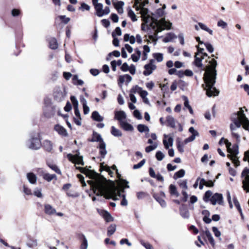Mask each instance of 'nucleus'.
<instances>
[{
    "label": "nucleus",
    "mask_w": 249,
    "mask_h": 249,
    "mask_svg": "<svg viewBox=\"0 0 249 249\" xmlns=\"http://www.w3.org/2000/svg\"><path fill=\"white\" fill-rule=\"evenodd\" d=\"M76 169L79 170L81 173L85 174L87 177L93 179V180L88 181V182L90 185L94 193L96 196H103L107 199L112 198L114 200L117 199V196L120 197L122 196L123 199L121 201V205L123 206L127 205L128 202L125 198V195H121V192H124V189L125 188H129L128 181L125 179H120V183L124 187L122 190H119L114 184L110 186L108 185L107 183V180L105 178L89 168L87 167H76Z\"/></svg>",
    "instance_id": "nucleus-1"
},
{
    "label": "nucleus",
    "mask_w": 249,
    "mask_h": 249,
    "mask_svg": "<svg viewBox=\"0 0 249 249\" xmlns=\"http://www.w3.org/2000/svg\"><path fill=\"white\" fill-rule=\"evenodd\" d=\"M231 120L232 122V123L230 124L231 136L236 139L237 144H234L228 151L231 153L228 157L231 159L235 166L238 167L240 165V161L237 157L239 153L238 144L240 142L241 136L238 132H236V130L237 128H239L242 124L243 128L249 132V120L244 114L243 108H240L239 111L231 114Z\"/></svg>",
    "instance_id": "nucleus-2"
},
{
    "label": "nucleus",
    "mask_w": 249,
    "mask_h": 249,
    "mask_svg": "<svg viewBox=\"0 0 249 249\" xmlns=\"http://www.w3.org/2000/svg\"><path fill=\"white\" fill-rule=\"evenodd\" d=\"M209 66L207 68L203 69L206 72L204 74V81L205 85L203 87L206 90V94L209 97L217 96L219 91L214 87L216 82L217 71L216 67L217 65V61L214 59H212L209 62Z\"/></svg>",
    "instance_id": "nucleus-3"
},
{
    "label": "nucleus",
    "mask_w": 249,
    "mask_h": 249,
    "mask_svg": "<svg viewBox=\"0 0 249 249\" xmlns=\"http://www.w3.org/2000/svg\"><path fill=\"white\" fill-rule=\"evenodd\" d=\"M152 22L150 23V26L155 30L157 28L155 36H157L159 32H160L165 29L170 30L171 28L172 23L169 21H166L165 18H162L158 20L154 17H151Z\"/></svg>",
    "instance_id": "nucleus-4"
},
{
    "label": "nucleus",
    "mask_w": 249,
    "mask_h": 249,
    "mask_svg": "<svg viewBox=\"0 0 249 249\" xmlns=\"http://www.w3.org/2000/svg\"><path fill=\"white\" fill-rule=\"evenodd\" d=\"M26 146L32 150H37L41 147V141L38 138V134L32 136L26 142Z\"/></svg>",
    "instance_id": "nucleus-5"
},
{
    "label": "nucleus",
    "mask_w": 249,
    "mask_h": 249,
    "mask_svg": "<svg viewBox=\"0 0 249 249\" xmlns=\"http://www.w3.org/2000/svg\"><path fill=\"white\" fill-rule=\"evenodd\" d=\"M54 114L53 107L51 105L50 99L45 100V106L43 107V115L46 118H50Z\"/></svg>",
    "instance_id": "nucleus-6"
},
{
    "label": "nucleus",
    "mask_w": 249,
    "mask_h": 249,
    "mask_svg": "<svg viewBox=\"0 0 249 249\" xmlns=\"http://www.w3.org/2000/svg\"><path fill=\"white\" fill-rule=\"evenodd\" d=\"M67 157L69 160L72 163L82 165H84L82 156H79L77 154L72 155V154H68Z\"/></svg>",
    "instance_id": "nucleus-7"
},
{
    "label": "nucleus",
    "mask_w": 249,
    "mask_h": 249,
    "mask_svg": "<svg viewBox=\"0 0 249 249\" xmlns=\"http://www.w3.org/2000/svg\"><path fill=\"white\" fill-rule=\"evenodd\" d=\"M154 62V59H151L150 60V63L149 64H146L144 68L145 69V71H143V74L145 76H148L150 75L153 71L155 70L156 69V66L153 64V63Z\"/></svg>",
    "instance_id": "nucleus-8"
},
{
    "label": "nucleus",
    "mask_w": 249,
    "mask_h": 249,
    "mask_svg": "<svg viewBox=\"0 0 249 249\" xmlns=\"http://www.w3.org/2000/svg\"><path fill=\"white\" fill-rule=\"evenodd\" d=\"M210 201L213 205L216 204L222 205L223 203V197L221 194L215 193L212 196Z\"/></svg>",
    "instance_id": "nucleus-9"
},
{
    "label": "nucleus",
    "mask_w": 249,
    "mask_h": 249,
    "mask_svg": "<svg viewBox=\"0 0 249 249\" xmlns=\"http://www.w3.org/2000/svg\"><path fill=\"white\" fill-rule=\"evenodd\" d=\"M26 245L28 248H34L37 246V240L31 236H28Z\"/></svg>",
    "instance_id": "nucleus-10"
},
{
    "label": "nucleus",
    "mask_w": 249,
    "mask_h": 249,
    "mask_svg": "<svg viewBox=\"0 0 249 249\" xmlns=\"http://www.w3.org/2000/svg\"><path fill=\"white\" fill-rule=\"evenodd\" d=\"M53 97L54 99L58 101L61 102L62 98V92L60 87H56L54 89Z\"/></svg>",
    "instance_id": "nucleus-11"
},
{
    "label": "nucleus",
    "mask_w": 249,
    "mask_h": 249,
    "mask_svg": "<svg viewBox=\"0 0 249 249\" xmlns=\"http://www.w3.org/2000/svg\"><path fill=\"white\" fill-rule=\"evenodd\" d=\"M99 213L100 215L104 218L106 222H109L114 220L113 217L107 211L105 210H101Z\"/></svg>",
    "instance_id": "nucleus-12"
},
{
    "label": "nucleus",
    "mask_w": 249,
    "mask_h": 249,
    "mask_svg": "<svg viewBox=\"0 0 249 249\" xmlns=\"http://www.w3.org/2000/svg\"><path fill=\"white\" fill-rule=\"evenodd\" d=\"M126 118V115L124 111H118L115 113V119L119 121L120 124L121 122H124Z\"/></svg>",
    "instance_id": "nucleus-13"
},
{
    "label": "nucleus",
    "mask_w": 249,
    "mask_h": 249,
    "mask_svg": "<svg viewBox=\"0 0 249 249\" xmlns=\"http://www.w3.org/2000/svg\"><path fill=\"white\" fill-rule=\"evenodd\" d=\"M42 176L43 179L48 182H50L52 180L55 179L56 180V176L55 174H50L45 172H43L42 173Z\"/></svg>",
    "instance_id": "nucleus-14"
},
{
    "label": "nucleus",
    "mask_w": 249,
    "mask_h": 249,
    "mask_svg": "<svg viewBox=\"0 0 249 249\" xmlns=\"http://www.w3.org/2000/svg\"><path fill=\"white\" fill-rule=\"evenodd\" d=\"M132 77L128 74H124L120 75L118 79L119 84H123L124 81L127 83H129L132 80Z\"/></svg>",
    "instance_id": "nucleus-15"
},
{
    "label": "nucleus",
    "mask_w": 249,
    "mask_h": 249,
    "mask_svg": "<svg viewBox=\"0 0 249 249\" xmlns=\"http://www.w3.org/2000/svg\"><path fill=\"white\" fill-rule=\"evenodd\" d=\"M120 125L125 131H132L134 130L133 126L131 124L125 121L121 122Z\"/></svg>",
    "instance_id": "nucleus-16"
},
{
    "label": "nucleus",
    "mask_w": 249,
    "mask_h": 249,
    "mask_svg": "<svg viewBox=\"0 0 249 249\" xmlns=\"http://www.w3.org/2000/svg\"><path fill=\"white\" fill-rule=\"evenodd\" d=\"M44 212L48 215H52L56 213L55 209L48 204L44 205Z\"/></svg>",
    "instance_id": "nucleus-17"
},
{
    "label": "nucleus",
    "mask_w": 249,
    "mask_h": 249,
    "mask_svg": "<svg viewBox=\"0 0 249 249\" xmlns=\"http://www.w3.org/2000/svg\"><path fill=\"white\" fill-rule=\"evenodd\" d=\"M106 147V144L104 142H102L100 143L99 146L100 149L99 153L102 158H104L107 153Z\"/></svg>",
    "instance_id": "nucleus-18"
},
{
    "label": "nucleus",
    "mask_w": 249,
    "mask_h": 249,
    "mask_svg": "<svg viewBox=\"0 0 249 249\" xmlns=\"http://www.w3.org/2000/svg\"><path fill=\"white\" fill-rule=\"evenodd\" d=\"M103 8V4L99 3L96 5L94 6V8L96 11V15L99 17H102L103 16V14L102 13Z\"/></svg>",
    "instance_id": "nucleus-19"
},
{
    "label": "nucleus",
    "mask_w": 249,
    "mask_h": 249,
    "mask_svg": "<svg viewBox=\"0 0 249 249\" xmlns=\"http://www.w3.org/2000/svg\"><path fill=\"white\" fill-rule=\"evenodd\" d=\"M43 147L46 151L48 152L52 151L53 149V143L49 140H45L42 144Z\"/></svg>",
    "instance_id": "nucleus-20"
},
{
    "label": "nucleus",
    "mask_w": 249,
    "mask_h": 249,
    "mask_svg": "<svg viewBox=\"0 0 249 249\" xmlns=\"http://www.w3.org/2000/svg\"><path fill=\"white\" fill-rule=\"evenodd\" d=\"M198 55H196L195 54V61L194 62V64L196 67L198 68H202L203 66L202 61L203 59H204V57H198Z\"/></svg>",
    "instance_id": "nucleus-21"
},
{
    "label": "nucleus",
    "mask_w": 249,
    "mask_h": 249,
    "mask_svg": "<svg viewBox=\"0 0 249 249\" xmlns=\"http://www.w3.org/2000/svg\"><path fill=\"white\" fill-rule=\"evenodd\" d=\"M166 122L168 124V126L172 127H176V120L172 116H168L166 117Z\"/></svg>",
    "instance_id": "nucleus-22"
},
{
    "label": "nucleus",
    "mask_w": 249,
    "mask_h": 249,
    "mask_svg": "<svg viewBox=\"0 0 249 249\" xmlns=\"http://www.w3.org/2000/svg\"><path fill=\"white\" fill-rule=\"evenodd\" d=\"M27 178L29 182L35 184L36 182L37 178L35 174L33 173H29L27 174Z\"/></svg>",
    "instance_id": "nucleus-23"
},
{
    "label": "nucleus",
    "mask_w": 249,
    "mask_h": 249,
    "mask_svg": "<svg viewBox=\"0 0 249 249\" xmlns=\"http://www.w3.org/2000/svg\"><path fill=\"white\" fill-rule=\"evenodd\" d=\"M91 118L93 120L97 122H102L104 120L103 117L101 116L97 111H94L92 113Z\"/></svg>",
    "instance_id": "nucleus-24"
},
{
    "label": "nucleus",
    "mask_w": 249,
    "mask_h": 249,
    "mask_svg": "<svg viewBox=\"0 0 249 249\" xmlns=\"http://www.w3.org/2000/svg\"><path fill=\"white\" fill-rule=\"evenodd\" d=\"M89 141L92 142H99L100 143L104 142L101 135L95 132H93L92 138Z\"/></svg>",
    "instance_id": "nucleus-25"
},
{
    "label": "nucleus",
    "mask_w": 249,
    "mask_h": 249,
    "mask_svg": "<svg viewBox=\"0 0 249 249\" xmlns=\"http://www.w3.org/2000/svg\"><path fill=\"white\" fill-rule=\"evenodd\" d=\"M205 234L209 240L210 243L213 247H214L215 245L214 240L210 231L208 230H206L205 231Z\"/></svg>",
    "instance_id": "nucleus-26"
},
{
    "label": "nucleus",
    "mask_w": 249,
    "mask_h": 249,
    "mask_svg": "<svg viewBox=\"0 0 249 249\" xmlns=\"http://www.w3.org/2000/svg\"><path fill=\"white\" fill-rule=\"evenodd\" d=\"M127 11L128 12V16L131 19V20L134 22L137 20V17L134 12V11L132 10L130 7H128L127 8Z\"/></svg>",
    "instance_id": "nucleus-27"
},
{
    "label": "nucleus",
    "mask_w": 249,
    "mask_h": 249,
    "mask_svg": "<svg viewBox=\"0 0 249 249\" xmlns=\"http://www.w3.org/2000/svg\"><path fill=\"white\" fill-rule=\"evenodd\" d=\"M47 164L51 169H52L55 172L60 175L61 174L60 169L55 164L49 162H47Z\"/></svg>",
    "instance_id": "nucleus-28"
},
{
    "label": "nucleus",
    "mask_w": 249,
    "mask_h": 249,
    "mask_svg": "<svg viewBox=\"0 0 249 249\" xmlns=\"http://www.w3.org/2000/svg\"><path fill=\"white\" fill-rule=\"evenodd\" d=\"M111 133L115 137H119L122 136V132L114 126H112L111 128Z\"/></svg>",
    "instance_id": "nucleus-29"
},
{
    "label": "nucleus",
    "mask_w": 249,
    "mask_h": 249,
    "mask_svg": "<svg viewBox=\"0 0 249 249\" xmlns=\"http://www.w3.org/2000/svg\"><path fill=\"white\" fill-rule=\"evenodd\" d=\"M116 230V225L115 224H111L107 228V235L110 236L115 232Z\"/></svg>",
    "instance_id": "nucleus-30"
},
{
    "label": "nucleus",
    "mask_w": 249,
    "mask_h": 249,
    "mask_svg": "<svg viewBox=\"0 0 249 249\" xmlns=\"http://www.w3.org/2000/svg\"><path fill=\"white\" fill-rule=\"evenodd\" d=\"M176 38L177 36L174 33H170L167 34L166 36L164 37L163 41L165 43L171 42L173 39Z\"/></svg>",
    "instance_id": "nucleus-31"
},
{
    "label": "nucleus",
    "mask_w": 249,
    "mask_h": 249,
    "mask_svg": "<svg viewBox=\"0 0 249 249\" xmlns=\"http://www.w3.org/2000/svg\"><path fill=\"white\" fill-rule=\"evenodd\" d=\"M72 83L75 85L82 86L84 84V81L78 79L77 75H74L72 77Z\"/></svg>",
    "instance_id": "nucleus-32"
},
{
    "label": "nucleus",
    "mask_w": 249,
    "mask_h": 249,
    "mask_svg": "<svg viewBox=\"0 0 249 249\" xmlns=\"http://www.w3.org/2000/svg\"><path fill=\"white\" fill-rule=\"evenodd\" d=\"M137 129H138V130L141 133H143V132L148 133L149 131V129L148 127L146 125H145L144 124H138L137 126Z\"/></svg>",
    "instance_id": "nucleus-33"
},
{
    "label": "nucleus",
    "mask_w": 249,
    "mask_h": 249,
    "mask_svg": "<svg viewBox=\"0 0 249 249\" xmlns=\"http://www.w3.org/2000/svg\"><path fill=\"white\" fill-rule=\"evenodd\" d=\"M49 46L52 49H56L58 47L57 41L54 38H51L49 40Z\"/></svg>",
    "instance_id": "nucleus-34"
},
{
    "label": "nucleus",
    "mask_w": 249,
    "mask_h": 249,
    "mask_svg": "<svg viewBox=\"0 0 249 249\" xmlns=\"http://www.w3.org/2000/svg\"><path fill=\"white\" fill-rule=\"evenodd\" d=\"M62 16H59L55 19V24L56 27L59 30H61L62 28Z\"/></svg>",
    "instance_id": "nucleus-35"
},
{
    "label": "nucleus",
    "mask_w": 249,
    "mask_h": 249,
    "mask_svg": "<svg viewBox=\"0 0 249 249\" xmlns=\"http://www.w3.org/2000/svg\"><path fill=\"white\" fill-rule=\"evenodd\" d=\"M169 192L171 195H174L177 197L179 196V193L177 190V188L175 185L173 184H171L169 186Z\"/></svg>",
    "instance_id": "nucleus-36"
},
{
    "label": "nucleus",
    "mask_w": 249,
    "mask_h": 249,
    "mask_svg": "<svg viewBox=\"0 0 249 249\" xmlns=\"http://www.w3.org/2000/svg\"><path fill=\"white\" fill-rule=\"evenodd\" d=\"M199 27L203 30L207 32L210 35H213V31L212 30L208 28L205 24L201 22L198 23Z\"/></svg>",
    "instance_id": "nucleus-37"
},
{
    "label": "nucleus",
    "mask_w": 249,
    "mask_h": 249,
    "mask_svg": "<svg viewBox=\"0 0 249 249\" xmlns=\"http://www.w3.org/2000/svg\"><path fill=\"white\" fill-rule=\"evenodd\" d=\"M155 199L160 203V206L162 207H165L166 206V203L165 200L160 196H158L157 195H155L154 196Z\"/></svg>",
    "instance_id": "nucleus-38"
},
{
    "label": "nucleus",
    "mask_w": 249,
    "mask_h": 249,
    "mask_svg": "<svg viewBox=\"0 0 249 249\" xmlns=\"http://www.w3.org/2000/svg\"><path fill=\"white\" fill-rule=\"evenodd\" d=\"M180 213L182 217L184 218H188L189 217V211L184 208H181L180 209Z\"/></svg>",
    "instance_id": "nucleus-39"
},
{
    "label": "nucleus",
    "mask_w": 249,
    "mask_h": 249,
    "mask_svg": "<svg viewBox=\"0 0 249 249\" xmlns=\"http://www.w3.org/2000/svg\"><path fill=\"white\" fill-rule=\"evenodd\" d=\"M185 171L184 169H180L178 171L175 173L174 175V178L177 179L178 178H180L184 177L185 175Z\"/></svg>",
    "instance_id": "nucleus-40"
},
{
    "label": "nucleus",
    "mask_w": 249,
    "mask_h": 249,
    "mask_svg": "<svg viewBox=\"0 0 249 249\" xmlns=\"http://www.w3.org/2000/svg\"><path fill=\"white\" fill-rule=\"evenodd\" d=\"M136 196L138 199H142L148 196V194L146 192L140 191L137 193Z\"/></svg>",
    "instance_id": "nucleus-41"
},
{
    "label": "nucleus",
    "mask_w": 249,
    "mask_h": 249,
    "mask_svg": "<svg viewBox=\"0 0 249 249\" xmlns=\"http://www.w3.org/2000/svg\"><path fill=\"white\" fill-rule=\"evenodd\" d=\"M212 192L210 190H208L206 191L204 194V196H203V200L205 202H208L209 200H210V199L212 196Z\"/></svg>",
    "instance_id": "nucleus-42"
},
{
    "label": "nucleus",
    "mask_w": 249,
    "mask_h": 249,
    "mask_svg": "<svg viewBox=\"0 0 249 249\" xmlns=\"http://www.w3.org/2000/svg\"><path fill=\"white\" fill-rule=\"evenodd\" d=\"M83 241L81 244L80 249H87L88 247V241L84 235L82 234Z\"/></svg>",
    "instance_id": "nucleus-43"
},
{
    "label": "nucleus",
    "mask_w": 249,
    "mask_h": 249,
    "mask_svg": "<svg viewBox=\"0 0 249 249\" xmlns=\"http://www.w3.org/2000/svg\"><path fill=\"white\" fill-rule=\"evenodd\" d=\"M165 157L164 154L160 151H158L156 153V158L159 161L162 160Z\"/></svg>",
    "instance_id": "nucleus-44"
},
{
    "label": "nucleus",
    "mask_w": 249,
    "mask_h": 249,
    "mask_svg": "<svg viewBox=\"0 0 249 249\" xmlns=\"http://www.w3.org/2000/svg\"><path fill=\"white\" fill-rule=\"evenodd\" d=\"M154 58L158 62H161L163 59V54L160 53H156L153 54Z\"/></svg>",
    "instance_id": "nucleus-45"
},
{
    "label": "nucleus",
    "mask_w": 249,
    "mask_h": 249,
    "mask_svg": "<svg viewBox=\"0 0 249 249\" xmlns=\"http://www.w3.org/2000/svg\"><path fill=\"white\" fill-rule=\"evenodd\" d=\"M204 44L209 52H210V53H212L213 52L214 48L211 43H210L209 42H206L204 43Z\"/></svg>",
    "instance_id": "nucleus-46"
},
{
    "label": "nucleus",
    "mask_w": 249,
    "mask_h": 249,
    "mask_svg": "<svg viewBox=\"0 0 249 249\" xmlns=\"http://www.w3.org/2000/svg\"><path fill=\"white\" fill-rule=\"evenodd\" d=\"M90 8V7L89 5L83 2L81 4V6L79 8V9L84 11V10L89 11Z\"/></svg>",
    "instance_id": "nucleus-47"
},
{
    "label": "nucleus",
    "mask_w": 249,
    "mask_h": 249,
    "mask_svg": "<svg viewBox=\"0 0 249 249\" xmlns=\"http://www.w3.org/2000/svg\"><path fill=\"white\" fill-rule=\"evenodd\" d=\"M184 143L181 142H178L177 144V148L178 151L180 153H183L184 152Z\"/></svg>",
    "instance_id": "nucleus-48"
},
{
    "label": "nucleus",
    "mask_w": 249,
    "mask_h": 249,
    "mask_svg": "<svg viewBox=\"0 0 249 249\" xmlns=\"http://www.w3.org/2000/svg\"><path fill=\"white\" fill-rule=\"evenodd\" d=\"M140 90H142V88L139 87L136 85L135 86L133 87L132 89H130V93L133 94L136 92H140Z\"/></svg>",
    "instance_id": "nucleus-49"
},
{
    "label": "nucleus",
    "mask_w": 249,
    "mask_h": 249,
    "mask_svg": "<svg viewBox=\"0 0 249 249\" xmlns=\"http://www.w3.org/2000/svg\"><path fill=\"white\" fill-rule=\"evenodd\" d=\"M71 102L73 105V108H77V107H78V102L77 100V99L76 98V97L74 96H71Z\"/></svg>",
    "instance_id": "nucleus-50"
},
{
    "label": "nucleus",
    "mask_w": 249,
    "mask_h": 249,
    "mask_svg": "<svg viewBox=\"0 0 249 249\" xmlns=\"http://www.w3.org/2000/svg\"><path fill=\"white\" fill-rule=\"evenodd\" d=\"M33 194L35 196H36L38 197H41L42 196L41 189L40 188H35Z\"/></svg>",
    "instance_id": "nucleus-51"
},
{
    "label": "nucleus",
    "mask_w": 249,
    "mask_h": 249,
    "mask_svg": "<svg viewBox=\"0 0 249 249\" xmlns=\"http://www.w3.org/2000/svg\"><path fill=\"white\" fill-rule=\"evenodd\" d=\"M212 231L214 234V235L219 238V240H221V238L220 237L221 236V232L218 230L217 228L216 227H213L212 228Z\"/></svg>",
    "instance_id": "nucleus-52"
},
{
    "label": "nucleus",
    "mask_w": 249,
    "mask_h": 249,
    "mask_svg": "<svg viewBox=\"0 0 249 249\" xmlns=\"http://www.w3.org/2000/svg\"><path fill=\"white\" fill-rule=\"evenodd\" d=\"M145 163V160L143 159L138 164L134 165L133 168L134 169H137L140 168Z\"/></svg>",
    "instance_id": "nucleus-53"
},
{
    "label": "nucleus",
    "mask_w": 249,
    "mask_h": 249,
    "mask_svg": "<svg viewBox=\"0 0 249 249\" xmlns=\"http://www.w3.org/2000/svg\"><path fill=\"white\" fill-rule=\"evenodd\" d=\"M112 36L113 37V40L112 41L113 44L116 47L118 46L119 45V40L117 38L115 37L116 35L114 32L112 33Z\"/></svg>",
    "instance_id": "nucleus-54"
},
{
    "label": "nucleus",
    "mask_w": 249,
    "mask_h": 249,
    "mask_svg": "<svg viewBox=\"0 0 249 249\" xmlns=\"http://www.w3.org/2000/svg\"><path fill=\"white\" fill-rule=\"evenodd\" d=\"M54 130L59 135H62V126L61 125L58 124L55 125L54 126Z\"/></svg>",
    "instance_id": "nucleus-55"
},
{
    "label": "nucleus",
    "mask_w": 249,
    "mask_h": 249,
    "mask_svg": "<svg viewBox=\"0 0 249 249\" xmlns=\"http://www.w3.org/2000/svg\"><path fill=\"white\" fill-rule=\"evenodd\" d=\"M150 49L148 46L147 45H144L143 46V55L144 56H145V58H144L143 59V60H144L147 59V53H148L150 52Z\"/></svg>",
    "instance_id": "nucleus-56"
},
{
    "label": "nucleus",
    "mask_w": 249,
    "mask_h": 249,
    "mask_svg": "<svg viewBox=\"0 0 249 249\" xmlns=\"http://www.w3.org/2000/svg\"><path fill=\"white\" fill-rule=\"evenodd\" d=\"M233 202H234V205L236 207V208L237 209V210H238V211L240 213H242V209H241V208L240 207V204H239V202H238V201L237 200V198H233Z\"/></svg>",
    "instance_id": "nucleus-57"
},
{
    "label": "nucleus",
    "mask_w": 249,
    "mask_h": 249,
    "mask_svg": "<svg viewBox=\"0 0 249 249\" xmlns=\"http://www.w3.org/2000/svg\"><path fill=\"white\" fill-rule=\"evenodd\" d=\"M160 87L161 88V89L164 93H166L168 92L169 88H168L167 83H166L165 84H163V85L160 84Z\"/></svg>",
    "instance_id": "nucleus-58"
},
{
    "label": "nucleus",
    "mask_w": 249,
    "mask_h": 249,
    "mask_svg": "<svg viewBox=\"0 0 249 249\" xmlns=\"http://www.w3.org/2000/svg\"><path fill=\"white\" fill-rule=\"evenodd\" d=\"M197 135H196L195 134H194V135H192L191 136H190L189 137L187 138V139H186L184 141V144H187V143L188 142H193L196 138V136Z\"/></svg>",
    "instance_id": "nucleus-59"
},
{
    "label": "nucleus",
    "mask_w": 249,
    "mask_h": 249,
    "mask_svg": "<svg viewBox=\"0 0 249 249\" xmlns=\"http://www.w3.org/2000/svg\"><path fill=\"white\" fill-rule=\"evenodd\" d=\"M217 26L225 29L227 26V23L222 20H219L217 22Z\"/></svg>",
    "instance_id": "nucleus-60"
},
{
    "label": "nucleus",
    "mask_w": 249,
    "mask_h": 249,
    "mask_svg": "<svg viewBox=\"0 0 249 249\" xmlns=\"http://www.w3.org/2000/svg\"><path fill=\"white\" fill-rule=\"evenodd\" d=\"M110 18H111V20L113 21V22H115V23L118 22L119 17L117 15V14H114V13L111 14L110 15Z\"/></svg>",
    "instance_id": "nucleus-61"
},
{
    "label": "nucleus",
    "mask_w": 249,
    "mask_h": 249,
    "mask_svg": "<svg viewBox=\"0 0 249 249\" xmlns=\"http://www.w3.org/2000/svg\"><path fill=\"white\" fill-rule=\"evenodd\" d=\"M133 115L135 117L139 120L142 119V116L140 112L138 110H135L133 112Z\"/></svg>",
    "instance_id": "nucleus-62"
},
{
    "label": "nucleus",
    "mask_w": 249,
    "mask_h": 249,
    "mask_svg": "<svg viewBox=\"0 0 249 249\" xmlns=\"http://www.w3.org/2000/svg\"><path fill=\"white\" fill-rule=\"evenodd\" d=\"M164 11L162 8H159L156 11V15L159 17H162L164 15Z\"/></svg>",
    "instance_id": "nucleus-63"
},
{
    "label": "nucleus",
    "mask_w": 249,
    "mask_h": 249,
    "mask_svg": "<svg viewBox=\"0 0 249 249\" xmlns=\"http://www.w3.org/2000/svg\"><path fill=\"white\" fill-rule=\"evenodd\" d=\"M141 243L146 249H153L152 246L148 243H145L143 241H141Z\"/></svg>",
    "instance_id": "nucleus-64"
}]
</instances>
